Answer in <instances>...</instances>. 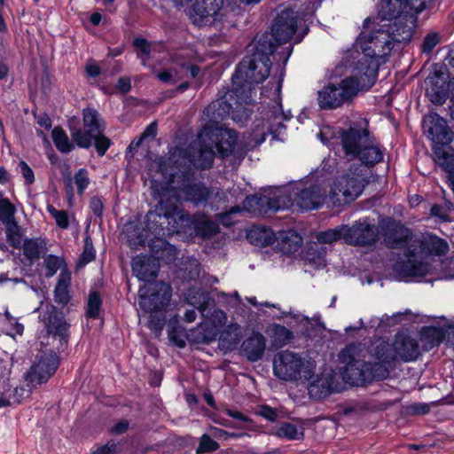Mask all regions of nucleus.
<instances>
[{
	"mask_svg": "<svg viewBox=\"0 0 454 454\" xmlns=\"http://www.w3.org/2000/svg\"><path fill=\"white\" fill-rule=\"evenodd\" d=\"M419 13L404 15L403 18H394L387 24L375 26L369 17L364 20V29H370L368 35L363 32L359 37L362 56L360 59L365 63L363 67L368 72L371 84L376 82L380 62L382 57L390 55L393 43H409L413 35L414 27L418 21Z\"/></svg>",
	"mask_w": 454,
	"mask_h": 454,
	"instance_id": "obj_1",
	"label": "nucleus"
},
{
	"mask_svg": "<svg viewBox=\"0 0 454 454\" xmlns=\"http://www.w3.org/2000/svg\"><path fill=\"white\" fill-rule=\"evenodd\" d=\"M292 44L282 48L280 51H276V44L271 42L268 34H262L252 54L245 56L235 68L231 77V86L242 89L249 87L252 91L254 85L262 83L270 75L272 66L270 57L272 55L277 65L281 68L279 86H281L285 68L293 52Z\"/></svg>",
	"mask_w": 454,
	"mask_h": 454,
	"instance_id": "obj_2",
	"label": "nucleus"
},
{
	"mask_svg": "<svg viewBox=\"0 0 454 454\" xmlns=\"http://www.w3.org/2000/svg\"><path fill=\"white\" fill-rule=\"evenodd\" d=\"M377 361L365 362L357 358L358 348L355 344L347 345L339 355L340 363L345 364L342 371L343 380L352 386H364L372 381L386 380L389 368L397 358L395 342L380 341L370 352Z\"/></svg>",
	"mask_w": 454,
	"mask_h": 454,
	"instance_id": "obj_3",
	"label": "nucleus"
},
{
	"mask_svg": "<svg viewBox=\"0 0 454 454\" xmlns=\"http://www.w3.org/2000/svg\"><path fill=\"white\" fill-rule=\"evenodd\" d=\"M339 133L341 149L348 158L358 160L367 168L383 161L385 148L370 131L366 119L351 121L347 129H340Z\"/></svg>",
	"mask_w": 454,
	"mask_h": 454,
	"instance_id": "obj_4",
	"label": "nucleus"
},
{
	"mask_svg": "<svg viewBox=\"0 0 454 454\" xmlns=\"http://www.w3.org/2000/svg\"><path fill=\"white\" fill-rule=\"evenodd\" d=\"M365 63L359 58L354 67L355 75L346 77L339 84L329 83L317 92V103L321 110H333L341 106L344 103L350 102L361 90L371 89L375 82L371 84L368 72L363 67Z\"/></svg>",
	"mask_w": 454,
	"mask_h": 454,
	"instance_id": "obj_5",
	"label": "nucleus"
},
{
	"mask_svg": "<svg viewBox=\"0 0 454 454\" xmlns=\"http://www.w3.org/2000/svg\"><path fill=\"white\" fill-rule=\"evenodd\" d=\"M35 312L38 313V322L42 325V330L38 334L41 347L66 350L71 335V325L64 312L52 303L43 301Z\"/></svg>",
	"mask_w": 454,
	"mask_h": 454,
	"instance_id": "obj_6",
	"label": "nucleus"
},
{
	"mask_svg": "<svg viewBox=\"0 0 454 454\" xmlns=\"http://www.w3.org/2000/svg\"><path fill=\"white\" fill-rule=\"evenodd\" d=\"M172 295L169 284L162 281H152L140 286L138 291L140 309L150 314L149 325L151 328L161 329L165 317L162 311L168 307Z\"/></svg>",
	"mask_w": 454,
	"mask_h": 454,
	"instance_id": "obj_7",
	"label": "nucleus"
},
{
	"mask_svg": "<svg viewBox=\"0 0 454 454\" xmlns=\"http://www.w3.org/2000/svg\"><path fill=\"white\" fill-rule=\"evenodd\" d=\"M385 232V246L392 249H402L410 243L423 255H445L449 251L446 240L434 235H430L427 239H413L414 235L411 229H383Z\"/></svg>",
	"mask_w": 454,
	"mask_h": 454,
	"instance_id": "obj_8",
	"label": "nucleus"
},
{
	"mask_svg": "<svg viewBox=\"0 0 454 454\" xmlns=\"http://www.w3.org/2000/svg\"><path fill=\"white\" fill-rule=\"evenodd\" d=\"M273 372L278 378L286 381L309 380L314 376V366L300 355L282 350L274 356Z\"/></svg>",
	"mask_w": 454,
	"mask_h": 454,
	"instance_id": "obj_9",
	"label": "nucleus"
},
{
	"mask_svg": "<svg viewBox=\"0 0 454 454\" xmlns=\"http://www.w3.org/2000/svg\"><path fill=\"white\" fill-rule=\"evenodd\" d=\"M188 214L172 198H160L158 206L153 211H149L145 217L144 227H192L184 224L188 220Z\"/></svg>",
	"mask_w": 454,
	"mask_h": 454,
	"instance_id": "obj_10",
	"label": "nucleus"
},
{
	"mask_svg": "<svg viewBox=\"0 0 454 454\" xmlns=\"http://www.w3.org/2000/svg\"><path fill=\"white\" fill-rule=\"evenodd\" d=\"M422 129L428 140L431 141L433 154L439 149L451 146L454 132L445 118L436 112H430L423 116Z\"/></svg>",
	"mask_w": 454,
	"mask_h": 454,
	"instance_id": "obj_11",
	"label": "nucleus"
},
{
	"mask_svg": "<svg viewBox=\"0 0 454 454\" xmlns=\"http://www.w3.org/2000/svg\"><path fill=\"white\" fill-rule=\"evenodd\" d=\"M365 179L355 174H344L338 176L329 192V200L335 207H340L354 201L364 191Z\"/></svg>",
	"mask_w": 454,
	"mask_h": 454,
	"instance_id": "obj_12",
	"label": "nucleus"
},
{
	"mask_svg": "<svg viewBox=\"0 0 454 454\" xmlns=\"http://www.w3.org/2000/svg\"><path fill=\"white\" fill-rule=\"evenodd\" d=\"M194 171L190 168H184L181 175L173 182L180 192L184 200L194 206L205 205L213 195V189L201 181H194Z\"/></svg>",
	"mask_w": 454,
	"mask_h": 454,
	"instance_id": "obj_13",
	"label": "nucleus"
},
{
	"mask_svg": "<svg viewBox=\"0 0 454 454\" xmlns=\"http://www.w3.org/2000/svg\"><path fill=\"white\" fill-rule=\"evenodd\" d=\"M36 356L30 369L25 374V379L31 384L47 382L56 372L59 364V353L65 350H57L53 348H44Z\"/></svg>",
	"mask_w": 454,
	"mask_h": 454,
	"instance_id": "obj_14",
	"label": "nucleus"
},
{
	"mask_svg": "<svg viewBox=\"0 0 454 454\" xmlns=\"http://www.w3.org/2000/svg\"><path fill=\"white\" fill-rule=\"evenodd\" d=\"M202 129V137L207 138L219 158L226 159L233 154L238 143V132L235 129L212 124H204Z\"/></svg>",
	"mask_w": 454,
	"mask_h": 454,
	"instance_id": "obj_15",
	"label": "nucleus"
},
{
	"mask_svg": "<svg viewBox=\"0 0 454 454\" xmlns=\"http://www.w3.org/2000/svg\"><path fill=\"white\" fill-rule=\"evenodd\" d=\"M404 252L406 260H398L393 266V271L399 281L409 282L413 278H424L431 270V264L417 261L415 257L419 254L418 249L410 243Z\"/></svg>",
	"mask_w": 454,
	"mask_h": 454,
	"instance_id": "obj_16",
	"label": "nucleus"
},
{
	"mask_svg": "<svg viewBox=\"0 0 454 454\" xmlns=\"http://www.w3.org/2000/svg\"><path fill=\"white\" fill-rule=\"evenodd\" d=\"M203 137V129L199 134L197 147L191 146L180 153L181 159L189 164L184 168H190L192 171L208 170L212 168L216 153L214 151L207 138Z\"/></svg>",
	"mask_w": 454,
	"mask_h": 454,
	"instance_id": "obj_17",
	"label": "nucleus"
},
{
	"mask_svg": "<svg viewBox=\"0 0 454 454\" xmlns=\"http://www.w3.org/2000/svg\"><path fill=\"white\" fill-rule=\"evenodd\" d=\"M82 115L84 129H76L72 131L71 135L78 147L89 149L92 145L93 134L104 132L106 123L94 107L83 108Z\"/></svg>",
	"mask_w": 454,
	"mask_h": 454,
	"instance_id": "obj_18",
	"label": "nucleus"
},
{
	"mask_svg": "<svg viewBox=\"0 0 454 454\" xmlns=\"http://www.w3.org/2000/svg\"><path fill=\"white\" fill-rule=\"evenodd\" d=\"M298 16L292 9H285L275 17L271 31L268 33L271 42L276 44V51L281 44L288 43L297 30ZM267 34V32L265 33Z\"/></svg>",
	"mask_w": 454,
	"mask_h": 454,
	"instance_id": "obj_19",
	"label": "nucleus"
},
{
	"mask_svg": "<svg viewBox=\"0 0 454 454\" xmlns=\"http://www.w3.org/2000/svg\"><path fill=\"white\" fill-rule=\"evenodd\" d=\"M428 7L420 6L417 0H379L378 18L381 21H392L394 18H403L411 13H420Z\"/></svg>",
	"mask_w": 454,
	"mask_h": 454,
	"instance_id": "obj_20",
	"label": "nucleus"
},
{
	"mask_svg": "<svg viewBox=\"0 0 454 454\" xmlns=\"http://www.w3.org/2000/svg\"><path fill=\"white\" fill-rule=\"evenodd\" d=\"M253 91L247 89H242L231 86L229 91L230 100L232 101L231 118L237 123L244 124L247 121L254 110Z\"/></svg>",
	"mask_w": 454,
	"mask_h": 454,
	"instance_id": "obj_21",
	"label": "nucleus"
},
{
	"mask_svg": "<svg viewBox=\"0 0 454 454\" xmlns=\"http://www.w3.org/2000/svg\"><path fill=\"white\" fill-rule=\"evenodd\" d=\"M223 6V0H195L191 14L192 22L198 27H202L221 21Z\"/></svg>",
	"mask_w": 454,
	"mask_h": 454,
	"instance_id": "obj_22",
	"label": "nucleus"
},
{
	"mask_svg": "<svg viewBox=\"0 0 454 454\" xmlns=\"http://www.w3.org/2000/svg\"><path fill=\"white\" fill-rule=\"evenodd\" d=\"M426 96L437 106H442L450 96V82L448 83L441 71H434L426 79Z\"/></svg>",
	"mask_w": 454,
	"mask_h": 454,
	"instance_id": "obj_23",
	"label": "nucleus"
},
{
	"mask_svg": "<svg viewBox=\"0 0 454 454\" xmlns=\"http://www.w3.org/2000/svg\"><path fill=\"white\" fill-rule=\"evenodd\" d=\"M325 200V194L318 184H311L295 192L294 201L301 210L309 211L322 207Z\"/></svg>",
	"mask_w": 454,
	"mask_h": 454,
	"instance_id": "obj_24",
	"label": "nucleus"
},
{
	"mask_svg": "<svg viewBox=\"0 0 454 454\" xmlns=\"http://www.w3.org/2000/svg\"><path fill=\"white\" fill-rule=\"evenodd\" d=\"M131 270L133 274L145 284L154 281L160 270L158 260L145 254L137 255L132 259Z\"/></svg>",
	"mask_w": 454,
	"mask_h": 454,
	"instance_id": "obj_25",
	"label": "nucleus"
},
{
	"mask_svg": "<svg viewBox=\"0 0 454 454\" xmlns=\"http://www.w3.org/2000/svg\"><path fill=\"white\" fill-rule=\"evenodd\" d=\"M232 101L230 100L229 92L226 96L210 103L203 110V115L207 118L205 124L224 126L222 121L231 114Z\"/></svg>",
	"mask_w": 454,
	"mask_h": 454,
	"instance_id": "obj_26",
	"label": "nucleus"
},
{
	"mask_svg": "<svg viewBox=\"0 0 454 454\" xmlns=\"http://www.w3.org/2000/svg\"><path fill=\"white\" fill-rule=\"evenodd\" d=\"M343 239L348 245L365 247L373 245L380 235H383V229H343ZM384 238V236H382ZM385 244V242L383 241Z\"/></svg>",
	"mask_w": 454,
	"mask_h": 454,
	"instance_id": "obj_27",
	"label": "nucleus"
},
{
	"mask_svg": "<svg viewBox=\"0 0 454 454\" xmlns=\"http://www.w3.org/2000/svg\"><path fill=\"white\" fill-rule=\"evenodd\" d=\"M265 348V337L261 333L254 332L241 343L240 354L249 362H257L262 358Z\"/></svg>",
	"mask_w": 454,
	"mask_h": 454,
	"instance_id": "obj_28",
	"label": "nucleus"
},
{
	"mask_svg": "<svg viewBox=\"0 0 454 454\" xmlns=\"http://www.w3.org/2000/svg\"><path fill=\"white\" fill-rule=\"evenodd\" d=\"M276 249L284 254H292L297 252L303 244V238L296 229H281L276 233Z\"/></svg>",
	"mask_w": 454,
	"mask_h": 454,
	"instance_id": "obj_29",
	"label": "nucleus"
},
{
	"mask_svg": "<svg viewBox=\"0 0 454 454\" xmlns=\"http://www.w3.org/2000/svg\"><path fill=\"white\" fill-rule=\"evenodd\" d=\"M188 302L196 307L202 317H208L210 307H214L215 301L210 294L199 287H190L187 291Z\"/></svg>",
	"mask_w": 454,
	"mask_h": 454,
	"instance_id": "obj_30",
	"label": "nucleus"
},
{
	"mask_svg": "<svg viewBox=\"0 0 454 454\" xmlns=\"http://www.w3.org/2000/svg\"><path fill=\"white\" fill-rule=\"evenodd\" d=\"M395 347L397 357L404 362L416 360L419 355L417 340L407 335L398 336L395 340Z\"/></svg>",
	"mask_w": 454,
	"mask_h": 454,
	"instance_id": "obj_31",
	"label": "nucleus"
},
{
	"mask_svg": "<svg viewBox=\"0 0 454 454\" xmlns=\"http://www.w3.org/2000/svg\"><path fill=\"white\" fill-rule=\"evenodd\" d=\"M152 229H127L125 232L129 246L132 249H139L145 247L146 245L151 246L153 238L152 234H160V231L164 229H154V231H151Z\"/></svg>",
	"mask_w": 454,
	"mask_h": 454,
	"instance_id": "obj_32",
	"label": "nucleus"
},
{
	"mask_svg": "<svg viewBox=\"0 0 454 454\" xmlns=\"http://www.w3.org/2000/svg\"><path fill=\"white\" fill-rule=\"evenodd\" d=\"M260 201H258V213L259 214H268V213H276L279 210L288 208L291 203V200L287 197L284 196H275V197H268L266 195L259 194Z\"/></svg>",
	"mask_w": 454,
	"mask_h": 454,
	"instance_id": "obj_33",
	"label": "nucleus"
},
{
	"mask_svg": "<svg viewBox=\"0 0 454 454\" xmlns=\"http://www.w3.org/2000/svg\"><path fill=\"white\" fill-rule=\"evenodd\" d=\"M246 238L255 247H266L275 244L276 232L273 229H246Z\"/></svg>",
	"mask_w": 454,
	"mask_h": 454,
	"instance_id": "obj_34",
	"label": "nucleus"
},
{
	"mask_svg": "<svg viewBox=\"0 0 454 454\" xmlns=\"http://www.w3.org/2000/svg\"><path fill=\"white\" fill-rule=\"evenodd\" d=\"M434 161L447 174V181L454 179V147L439 149L434 153Z\"/></svg>",
	"mask_w": 454,
	"mask_h": 454,
	"instance_id": "obj_35",
	"label": "nucleus"
},
{
	"mask_svg": "<svg viewBox=\"0 0 454 454\" xmlns=\"http://www.w3.org/2000/svg\"><path fill=\"white\" fill-rule=\"evenodd\" d=\"M200 263L193 257L183 258L176 270V275L184 282L196 280L200 277Z\"/></svg>",
	"mask_w": 454,
	"mask_h": 454,
	"instance_id": "obj_36",
	"label": "nucleus"
},
{
	"mask_svg": "<svg viewBox=\"0 0 454 454\" xmlns=\"http://www.w3.org/2000/svg\"><path fill=\"white\" fill-rule=\"evenodd\" d=\"M70 286V277L60 276L57 281L55 286L53 294H54V301L61 306V308H65L68 305L71 301V295L69 292Z\"/></svg>",
	"mask_w": 454,
	"mask_h": 454,
	"instance_id": "obj_37",
	"label": "nucleus"
},
{
	"mask_svg": "<svg viewBox=\"0 0 454 454\" xmlns=\"http://www.w3.org/2000/svg\"><path fill=\"white\" fill-rule=\"evenodd\" d=\"M16 211L11 200L0 194V222L5 227H20L15 219Z\"/></svg>",
	"mask_w": 454,
	"mask_h": 454,
	"instance_id": "obj_38",
	"label": "nucleus"
},
{
	"mask_svg": "<svg viewBox=\"0 0 454 454\" xmlns=\"http://www.w3.org/2000/svg\"><path fill=\"white\" fill-rule=\"evenodd\" d=\"M273 434L286 440H302L304 438V429L303 427L299 429L290 422H281L275 427Z\"/></svg>",
	"mask_w": 454,
	"mask_h": 454,
	"instance_id": "obj_39",
	"label": "nucleus"
},
{
	"mask_svg": "<svg viewBox=\"0 0 454 454\" xmlns=\"http://www.w3.org/2000/svg\"><path fill=\"white\" fill-rule=\"evenodd\" d=\"M89 208L90 210V215L86 222V227L98 225L102 227L103 223V212H104V199L101 196H93L90 199Z\"/></svg>",
	"mask_w": 454,
	"mask_h": 454,
	"instance_id": "obj_40",
	"label": "nucleus"
},
{
	"mask_svg": "<svg viewBox=\"0 0 454 454\" xmlns=\"http://www.w3.org/2000/svg\"><path fill=\"white\" fill-rule=\"evenodd\" d=\"M51 137L56 148L62 153H68L74 150V145L69 141L65 130L58 126L52 129Z\"/></svg>",
	"mask_w": 454,
	"mask_h": 454,
	"instance_id": "obj_41",
	"label": "nucleus"
},
{
	"mask_svg": "<svg viewBox=\"0 0 454 454\" xmlns=\"http://www.w3.org/2000/svg\"><path fill=\"white\" fill-rule=\"evenodd\" d=\"M103 301L98 291H91L89 294L86 317L91 319H97L99 317Z\"/></svg>",
	"mask_w": 454,
	"mask_h": 454,
	"instance_id": "obj_42",
	"label": "nucleus"
},
{
	"mask_svg": "<svg viewBox=\"0 0 454 454\" xmlns=\"http://www.w3.org/2000/svg\"><path fill=\"white\" fill-rule=\"evenodd\" d=\"M422 339L427 340L432 347L440 345L444 338L445 332L442 328L436 326H427L421 331Z\"/></svg>",
	"mask_w": 454,
	"mask_h": 454,
	"instance_id": "obj_43",
	"label": "nucleus"
},
{
	"mask_svg": "<svg viewBox=\"0 0 454 454\" xmlns=\"http://www.w3.org/2000/svg\"><path fill=\"white\" fill-rule=\"evenodd\" d=\"M272 333L273 342L278 347L286 345L294 339L293 332L281 325H274Z\"/></svg>",
	"mask_w": 454,
	"mask_h": 454,
	"instance_id": "obj_44",
	"label": "nucleus"
},
{
	"mask_svg": "<svg viewBox=\"0 0 454 454\" xmlns=\"http://www.w3.org/2000/svg\"><path fill=\"white\" fill-rule=\"evenodd\" d=\"M243 212L239 206H233L229 210L219 213L216 215V220L223 225V227H233L238 220L234 216Z\"/></svg>",
	"mask_w": 454,
	"mask_h": 454,
	"instance_id": "obj_45",
	"label": "nucleus"
},
{
	"mask_svg": "<svg viewBox=\"0 0 454 454\" xmlns=\"http://www.w3.org/2000/svg\"><path fill=\"white\" fill-rule=\"evenodd\" d=\"M89 229H86L88 233ZM95 259V250L92 244V239L89 234L84 238V247L78 261V265L84 266L85 264L92 262Z\"/></svg>",
	"mask_w": 454,
	"mask_h": 454,
	"instance_id": "obj_46",
	"label": "nucleus"
},
{
	"mask_svg": "<svg viewBox=\"0 0 454 454\" xmlns=\"http://www.w3.org/2000/svg\"><path fill=\"white\" fill-rule=\"evenodd\" d=\"M220 448L219 443L215 441L209 434H204L200 438V442L196 448L197 454L211 453Z\"/></svg>",
	"mask_w": 454,
	"mask_h": 454,
	"instance_id": "obj_47",
	"label": "nucleus"
},
{
	"mask_svg": "<svg viewBox=\"0 0 454 454\" xmlns=\"http://www.w3.org/2000/svg\"><path fill=\"white\" fill-rule=\"evenodd\" d=\"M23 247L25 254L30 259H38L43 247V240L26 239Z\"/></svg>",
	"mask_w": 454,
	"mask_h": 454,
	"instance_id": "obj_48",
	"label": "nucleus"
},
{
	"mask_svg": "<svg viewBox=\"0 0 454 454\" xmlns=\"http://www.w3.org/2000/svg\"><path fill=\"white\" fill-rule=\"evenodd\" d=\"M92 144H94L98 155L102 157L113 145V142L109 137L104 135V132H98L93 134Z\"/></svg>",
	"mask_w": 454,
	"mask_h": 454,
	"instance_id": "obj_49",
	"label": "nucleus"
},
{
	"mask_svg": "<svg viewBox=\"0 0 454 454\" xmlns=\"http://www.w3.org/2000/svg\"><path fill=\"white\" fill-rule=\"evenodd\" d=\"M441 42V35L438 32H429L424 37L420 46V51L424 54H430Z\"/></svg>",
	"mask_w": 454,
	"mask_h": 454,
	"instance_id": "obj_50",
	"label": "nucleus"
},
{
	"mask_svg": "<svg viewBox=\"0 0 454 454\" xmlns=\"http://www.w3.org/2000/svg\"><path fill=\"white\" fill-rule=\"evenodd\" d=\"M267 131L265 130V125L263 122L258 123L254 126L252 131L248 134V139L253 142L251 148L261 145L267 137Z\"/></svg>",
	"mask_w": 454,
	"mask_h": 454,
	"instance_id": "obj_51",
	"label": "nucleus"
},
{
	"mask_svg": "<svg viewBox=\"0 0 454 454\" xmlns=\"http://www.w3.org/2000/svg\"><path fill=\"white\" fill-rule=\"evenodd\" d=\"M344 230L340 229H327L325 231L317 233V239L321 244H331L333 241L339 240L343 238Z\"/></svg>",
	"mask_w": 454,
	"mask_h": 454,
	"instance_id": "obj_52",
	"label": "nucleus"
},
{
	"mask_svg": "<svg viewBox=\"0 0 454 454\" xmlns=\"http://www.w3.org/2000/svg\"><path fill=\"white\" fill-rule=\"evenodd\" d=\"M74 178L77 187V193L80 195L83 194L90 184L88 170L84 168H79L74 174Z\"/></svg>",
	"mask_w": 454,
	"mask_h": 454,
	"instance_id": "obj_53",
	"label": "nucleus"
},
{
	"mask_svg": "<svg viewBox=\"0 0 454 454\" xmlns=\"http://www.w3.org/2000/svg\"><path fill=\"white\" fill-rule=\"evenodd\" d=\"M21 231L22 229H5L7 241L14 248H21V246L24 245L26 239Z\"/></svg>",
	"mask_w": 454,
	"mask_h": 454,
	"instance_id": "obj_54",
	"label": "nucleus"
},
{
	"mask_svg": "<svg viewBox=\"0 0 454 454\" xmlns=\"http://www.w3.org/2000/svg\"><path fill=\"white\" fill-rule=\"evenodd\" d=\"M47 211L55 219L58 227L69 226V217L66 210H59L54 206L49 204Z\"/></svg>",
	"mask_w": 454,
	"mask_h": 454,
	"instance_id": "obj_55",
	"label": "nucleus"
},
{
	"mask_svg": "<svg viewBox=\"0 0 454 454\" xmlns=\"http://www.w3.org/2000/svg\"><path fill=\"white\" fill-rule=\"evenodd\" d=\"M133 47L138 51L137 56L141 59L148 58L152 51L151 43L142 37H136L133 40Z\"/></svg>",
	"mask_w": 454,
	"mask_h": 454,
	"instance_id": "obj_56",
	"label": "nucleus"
},
{
	"mask_svg": "<svg viewBox=\"0 0 454 454\" xmlns=\"http://www.w3.org/2000/svg\"><path fill=\"white\" fill-rule=\"evenodd\" d=\"M62 261L59 256L54 254H49L44 259V266L46 270L45 276L51 278L56 274L58 270L60 268Z\"/></svg>",
	"mask_w": 454,
	"mask_h": 454,
	"instance_id": "obj_57",
	"label": "nucleus"
},
{
	"mask_svg": "<svg viewBox=\"0 0 454 454\" xmlns=\"http://www.w3.org/2000/svg\"><path fill=\"white\" fill-rule=\"evenodd\" d=\"M214 307H210V312L208 317H204L205 318H208L212 323L216 326H223L227 321L226 313L219 309H214Z\"/></svg>",
	"mask_w": 454,
	"mask_h": 454,
	"instance_id": "obj_58",
	"label": "nucleus"
},
{
	"mask_svg": "<svg viewBox=\"0 0 454 454\" xmlns=\"http://www.w3.org/2000/svg\"><path fill=\"white\" fill-rule=\"evenodd\" d=\"M19 168L20 174L25 179V184L27 185L33 184L35 183V174L33 169L29 167V165L26 161L20 160L19 162Z\"/></svg>",
	"mask_w": 454,
	"mask_h": 454,
	"instance_id": "obj_59",
	"label": "nucleus"
},
{
	"mask_svg": "<svg viewBox=\"0 0 454 454\" xmlns=\"http://www.w3.org/2000/svg\"><path fill=\"white\" fill-rule=\"evenodd\" d=\"M430 214L432 216L436 217L441 223L450 222V217L444 212L442 205L434 204L430 208Z\"/></svg>",
	"mask_w": 454,
	"mask_h": 454,
	"instance_id": "obj_60",
	"label": "nucleus"
},
{
	"mask_svg": "<svg viewBox=\"0 0 454 454\" xmlns=\"http://www.w3.org/2000/svg\"><path fill=\"white\" fill-rule=\"evenodd\" d=\"M262 200L259 194H252L246 197L243 202V210L246 209L248 212L258 213V201Z\"/></svg>",
	"mask_w": 454,
	"mask_h": 454,
	"instance_id": "obj_61",
	"label": "nucleus"
},
{
	"mask_svg": "<svg viewBox=\"0 0 454 454\" xmlns=\"http://www.w3.org/2000/svg\"><path fill=\"white\" fill-rule=\"evenodd\" d=\"M258 414L266 419L269 421H275L278 418V414L275 409L269 405H262Z\"/></svg>",
	"mask_w": 454,
	"mask_h": 454,
	"instance_id": "obj_62",
	"label": "nucleus"
},
{
	"mask_svg": "<svg viewBox=\"0 0 454 454\" xmlns=\"http://www.w3.org/2000/svg\"><path fill=\"white\" fill-rule=\"evenodd\" d=\"M115 87L121 94L125 95L131 90V81L127 76H121L118 79Z\"/></svg>",
	"mask_w": 454,
	"mask_h": 454,
	"instance_id": "obj_63",
	"label": "nucleus"
},
{
	"mask_svg": "<svg viewBox=\"0 0 454 454\" xmlns=\"http://www.w3.org/2000/svg\"><path fill=\"white\" fill-rule=\"evenodd\" d=\"M118 445L114 442H108L106 444L98 448L92 454H115Z\"/></svg>",
	"mask_w": 454,
	"mask_h": 454,
	"instance_id": "obj_64",
	"label": "nucleus"
}]
</instances>
